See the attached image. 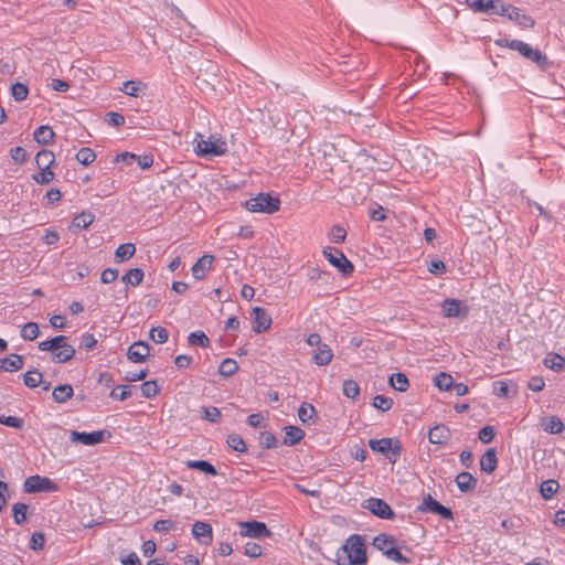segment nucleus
Returning a JSON list of instances; mask_svg holds the SVG:
<instances>
[{"instance_id": "f257e3e1", "label": "nucleus", "mask_w": 565, "mask_h": 565, "mask_svg": "<svg viewBox=\"0 0 565 565\" xmlns=\"http://www.w3.org/2000/svg\"><path fill=\"white\" fill-rule=\"evenodd\" d=\"M366 562V547L360 535H351L338 554V565H362Z\"/></svg>"}, {"instance_id": "f03ea898", "label": "nucleus", "mask_w": 565, "mask_h": 565, "mask_svg": "<svg viewBox=\"0 0 565 565\" xmlns=\"http://www.w3.org/2000/svg\"><path fill=\"white\" fill-rule=\"evenodd\" d=\"M494 43L500 47H509L518 51L522 56L532 61L543 70L548 65L547 56L545 54L520 40L498 39Z\"/></svg>"}, {"instance_id": "7ed1b4c3", "label": "nucleus", "mask_w": 565, "mask_h": 565, "mask_svg": "<svg viewBox=\"0 0 565 565\" xmlns=\"http://www.w3.org/2000/svg\"><path fill=\"white\" fill-rule=\"evenodd\" d=\"M65 341V335H57L50 340L40 342L39 349L41 351H51L53 362L65 363L72 360L76 352L74 347L66 343Z\"/></svg>"}, {"instance_id": "20e7f679", "label": "nucleus", "mask_w": 565, "mask_h": 565, "mask_svg": "<svg viewBox=\"0 0 565 565\" xmlns=\"http://www.w3.org/2000/svg\"><path fill=\"white\" fill-rule=\"evenodd\" d=\"M194 151L200 157L222 156L227 151L226 142L221 139L204 140L202 134H196Z\"/></svg>"}, {"instance_id": "39448f33", "label": "nucleus", "mask_w": 565, "mask_h": 565, "mask_svg": "<svg viewBox=\"0 0 565 565\" xmlns=\"http://www.w3.org/2000/svg\"><path fill=\"white\" fill-rule=\"evenodd\" d=\"M245 205L250 212L273 214L279 210L280 200L269 193H259L257 196L247 200Z\"/></svg>"}, {"instance_id": "423d86ee", "label": "nucleus", "mask_w": 565, "mask_h": 565, "mask_svg": "<svg viewBox=\"0 0 565 565\" xmlns=\"http://www.w3.org/2000/svg\"><path fill=\"white\" fill-rule=\"evenodd\" d=\"M369 446L373 451L383 454L392 463L397 461L402 452L401 443L392 438L370 439Z\"/></svg>"}, {"instance_id": "0eeeda50", "label": "nucleus", "mask_w": 565, "mask_h": 565, "mask_svg": "<svg viewBox=\"0 0 565 565\" xmlns=\"http://www.w3.org/2000/svg\"><path fill=\"white\" fill-rule=\"evenodd\" d=\"M322 254L332 266L339 269L343 276H349L353 273L354 267L352 263L340 249L326 247Z\"/></svg>"}, {"instance_id": "6e6552de", "label": "nucleus", "mask_w": 565, "mask_h": 565, "mask_svg": "<svg viewBox=\"0 0 565 565\" xmlns=\"http://www.w3.org/2000/svg\"><path fill=\"white\" fill-rule=\"evenodd\" d=\"M239 534L244 537L263 539L270 536V531L264 522L247 521L239 522Z\"/></svg>"}, {"instance_id": "1a4fd4ad", "label": "nucleus", "mask_w": 565, "mask_h": 565, "mask_svg": "<svg viewBox=\"0 0 565 565\" xmlns=\"http://www.w3.org/2000/svg\"><path fill=\"white\" fill-rule=\"evenodd\" d=\"M420 512H430L440 515L445 520H454V513L450 509L441 505L438 501L433 499L430 494L423 498L422 504L418 507Z\"/></svg>"}, {"instance_id": "9d476101", "label": "nucleus", "mask_w": 565, "mask_h": 565, "mask_svg": "<svg viewBox=\"0 0 565 565\" xmlns=\"http://www.w3.org/2000/svg\"><path fill=\"white\" fill-rule=\"evenodd\" d=\"M23 489L28 493H36L41 491H53L56 486L46 477L31 476L25 479Z\"/></svg>"}, {"instance_id": "9b49d317", "label": "nucleus", "mask_w": 565, "mask_h": 565, "mask_svg": "<svg viewBox=\"0 0 565 565\" xmlns=\"http://www.w3.org/2000/svg\"><path fill=\"white\" fill-rule=\"evenodd\" d=\"M110 436L106 430H98L92 433H79L76 430H72L70 434V439L72 443H81L87 446H94L100 444L105 440V435Z\"/></svg>"}, {"instance_id": "f8f14e48", "label": "nucleus", "mask_w": 565, "mask_h": 565, "mask_svg": "<svg viewBox=\"0 0 565 565\" xmlns=\"http://www.w3.org/2000/svg\"><path fill=\"white\" fill-rule=\"evenodd\" d=\"M363 507L381 519H392L394 516L392 508L382 499L370 498L365 500Z\"/></svg>"}, {"instance_id": "ddd939ff", "label": "nucleus", "mask_w": 565, "mask_h": 565, "mask_svg": "<svg viewBox=\"0 0 565 565\" xmlns=\"http://www.w3.org/2000/svg\"><path fill=\"white\" fill-rule=\"evenodd\" d=\"M150 353V347L143 341L134 342L127 352V358L131 362L141 363L146 361Z\"/></svg>"}, {"instance_id": "4468645a", "label": "nucleus", "mask_w": 565, "mask_h": 565, "mask_svg": "<svg viewBox=\"0 0 565 565\" xmlns=\"http://www.w3.org/2000/svg\"><path fill=\"white\" fill-rule=\"evenodd\" d=\"M192 534L202 544L210 545L212 543V526L206 522L196 521L192 526Z\"/></svg>"}, {"instance_id": "2eb2a0df", "label": "nucleus", "mask_w": 565, "mask_h": 565, "mask_svg": "<svg viewBox=\"0 0 565 565\" xmlns=\"http://www.w3.org/2000/svg\"><path fill=\"white\" fill-rule=\"evenodd\" d=\"M214 262L213 255H203L198 262L192 266V275L195 279L201 280L205 278L207 271L211 269L212 264Z\"/></svg>"}, {"instance_id": "dca6fc26", "label": "nucleus", "mask_w": 565, "mask_h": 565, "mask_svg": "<svg viewBox=\"0 0 565 565\" xmlns=\"http://www.w3.org/2000/svg\"><path fill=\"white\" fill-rule=\"evenodd\" d=\"M253 315L255 322V327L253 328L254 332L260 333L270 328L271 318L264 308L255 307L253 309Z\"/></svg>"}, {"instance_id": "f3484780", "label": "nucleus", "mask_w": 565, "mask_h": 565, "mask_svg": "<svg viewBox=\"0 0 565 565\" xmlns=\"http://www.w3.org/2000/svg\"><path fill=\"white\" fill-rule=\"evenodd\" d=\"M450 438V430L445 425H436L428 433V439L431 444L444 445Z\"/></svg>"}, {"instance_id": "a211bd4d", "label": "nucleus", "mask_w": 565, "mask_h": 565, "mask_svg": "<svg viewBox=\"0 0 565 565\" xmlns=\"http://www.w3.org/2000/svg\"><path fill=\"white\" fill-rule=\"evenodd\" d=\"M332 350L327 343L320 344L312 355L313 362L319 366L328 365L332 361Z\"/></svg>"}, {"instance_id": "6ab92c4d", "label": "nucleus", "mask_w": 565, "mask_h": 565, "mask_svg": "<svg viewBox=\"0 0 565 565\" xmlns=\"http://www.w3.org/2000/svg\"><path fill=\"white\" fill-rule=\"evenodd\" d=\"M498 465L497 452L494 448H489L480 459V469L487 473H492Z\"/></svg>"}, {"instance_id": "aec40b11", "label": "nucleus", "mask_w": 565, "mask_h": 565, "mask_svg": "<svg viewBox=\"0 0 565 565\" xmlns=\"http://www.w3.org/2000/svg\"><path fill=\"white\" fill-rule=\"evenodd\" d=\"M455 481L461 492L472 491L477 487V479L470 472H460Z\"/></svg>"}, {"instance_id": "412c9836", "label": "nucleus", "mask_w": 565, "mask_h": 565, "mask_svg": "<svg viewBox=\"0 0 565 565\" xmlns=\"http://www.w3.org/2000/svg\"><path fill=\"white\" fill-rule=\"evenodd\" d=\"M443 311L445 317L448 318H455L459 317L460 315H466L468 309L465 308V311L461 312V302L457 299H446L443 305Z\"/></svg>"}, {"instance_id": "4be33fe9", "label": "nucleus", "mask_w": 565, "mask_h": 565, "mask_svg": "<svg viewBox=\"0 0 565 565\" xmlns=\"http://www.w3.org/2000/svg\"><path fill=\"white\" fill-rule=\"evenodd\" d=\"M508 18L511 21L516 22L522 28H533L535 24L531 17L523 14L521 10L514 6L511 7Z\"/></svg>"}, {"instance_id": "5701e85b", "label": "nucleus", "mask_w": 565, "mask_h": 565, "mask_svg": "<svg viewBox=\"0 0 565 565\" xmlns=\"http://www.w3.org/2000/svg\"><path fill=\"white\" fill-rule=\"evenodd\" d=\"M23 367V358L12 354L10 358L0 359V371L14 372Z\"/></svg>"}, {"instance_id": "b1692460", "label": "nucleus", "mask_w": 565, "mask_h": 565, "mask_svg": "<svg viewBox=\"0 0 565 565\" xmlns=\"http://www.w3.org/2000/svg\"><path fill=\"white\" fill-rule=\"evenodd\" d=\"M285 430V438L284 444L294 446L295 444L299 443L305 437V431L297 427V426H286L284 428Z\"/></svg>"}, {"instance_id": "393cba45", "label": "nucleus", "mask_w": 565, "mask_h": 565, "mask_svg": "<svg viewBox=\"0 0 565 565\" xmlns=\"http://www.w3.org/2000/svg\"><path fill=\"white\" fill-rule=\"evenodd\" d=\"M95 220V215L87 211L82 212L81 214L76 215L71 225V230H85Z\"/></svg>"}, {"instance_id": "a878e982", "label": "nucleus", "mask_w": 565, "mask_h": 565, "mask_svg": "<svg viewBox=\"0 0 565 565\" xmlns=\"http://www.w3.org/2000/svg\"><path fill=\"white\" fill-rule=\"evenodd\" d=\"M73 394L74 391L70 384H62L53 390L52 397L56 403H65L72 398Z\"/></svg>"}, {"instance_id": "bb28decb", "label": "nucleus", "mask_w": 565, "mask_h": 565, "mask_svg": "<svg viewBox=\"0 0 565 565\" xmlns=\"http://www.w3.org/2000/svg\"><path fill=\"white\" fill-rule=\"evenodd\" d=\"M54 131L50 126H40L34 131V140L41 145H50L54 139Z\"/></svg>"}, {"instance_id": "cd10ccee", "label": "nucleus", "mask_w": 565, "mask_h": 565, "mask_svg": "<svg viewBox=\"0 0 565 565\" xmlns=\"http://www.w3.org/2000/svg\"><path fill=\"white\" fill-rule=\"evenodd\" d=\"M147 85L140 81H126L122 83L120 90L128 96L138 97L141 90H145Z\"/></svg>"}, {"instance_id": "c85d7f7f", "label": "nucleus", "mask_w": 565, "mask_h": 565, "mask_svg": "<svg viewBox=\"0 0 565 565\" xmlns=\"http://www.w3.org/2000/svg\"><path fill=\"white\" fill-rule=\"evenodd\" d=\"M136 253V247L131 243L121 244L117 247L115 252V260L117 263H122L125 260L130 259Z\"/></svg>"}, {"instance_id": "c756f323", "label": "nucleus", "mask_w": 565, "mask_h": 565, "mask_svg": "<svg viewBox=\"0 0 565 565\" xmlns=\"http://www.w3.org/2000/svg\"><path fill=\"white\" fill-rule=\"evenodd\" d=\"M543 429L550 434H561L564 430V424L557 416H550L543 419Z\"/></svg>"}, {"instance_id": "7c9ffc66", "label": "nucleus", "mask_w": 565, "mask_h": 565, "mask_svg": "<svg viewBox=\"0 0 565 565\" xmlns=\"http://www.w3.org/2000/svg\"><path fill=\"white\" fill-rule=\"evenodd\" d=\"M185 466L190 469L200 470L201 472H204L210 476L217 475V471L214 468V466L206 460H188L185 462Z\"/></svg>"}, {"instance_id": "2f4dec72", "label": "nucleus", "mask_w": 565, "mask_h": 565, "mask_svg": "<svg viewBox=\"0 0 565 565\" xmlns=\"http://www.w3.org/2000/svg\"><path fill=\"white\" fill-rule=\"evenodd\" d=\"M142 279L143 271L141 268H131L121 277L122 282L132 287L139 286Z\"/></svg>"}, {"instance_id": "473e14b6", "label": "nucleus", "mask_w": 565, "mask_h": 565, "mask_svg": "<svg viewBox=\"0 0 565 565\" xmlns=\"http://www.w3.org/2000/svg\"><path fill=\"white\" fill-rule=\"evenodd\" d=\"M396 543L395 539L391 535L380 534L374 537L373 546L379 551L383 552L384 555L387 554V550L390 546H394Z\"/></svg>"}, {"instance_id": "72a5a7b5", "label": "nucleus", "mask_w": 565, "mask_h": 565, "mask_svg": "<svg viewBox=\"0 0 565 565\" xmlns=\"http://www.w3.org/2000/svg\"><path fill=\"white\" fill-rule=\"evenodd\" d=\"M55 157L54 153L50 150H41L38 152L35 157V162L41 170L50 169V167L54 163Z\"/></svg>"}, {"instance_id": "f704fd0d", "label": "nucleus", "mask_w": 565, "mask_h": 565, "mask_svg": "<svg viewBox=\"0 0 565 565\" xmlns=\"http://www.w3.org/2000/svg\"><path fill=\"white\" fill-rule=\"evenodd\" d=\"M559 489V484L554 479L545 480L541 483L540 493L545 500H550Z\"/></svg>"}, {"instance_id": "c9c22d12", "label": "nucleus", "mask_w": 565, "mask_h": 565, "mask_svg": "<svg viewBox=\"0 0 565 565\" xmlns=\"http://www.w3.org/2000/svg\"><path fill=\"white\" fill-rule=\"evenodd\" d=\"M544 365L553 371L559 372L565 366V359L557 353H551L544 359Z\"/></svg>"}, {"instance_id": "e433bc0d", "label": "nucleus", "mask_w": 565, "mask_h": 565, "mask_svg": "<svg viewBox=\"0 0 565 565\" xmlns=\"http://www.w3.org/2000/svg\"><path fill=\"white\" fill-rule=\"evenodd\" d=\"M390 384L394 390L398 392H405L409 385V382L404 373H394L390 377Z\"/></svg>"}, {"instance_id": "4c0bfd02", "label": "nucleus", "mask_w": 565, "mask_h": 565, "mask_svg": "<svg viewBox=\"0 0 565 565\" xmlns=\"http://www.w3.org/2000/svg\"><path fill=\"white\" fill-rule=\"evenodd\" d=\"M42 373L38 370L28 371L23 375L24 385L30 388H35L42 383Z\"/></svg>"}, {"instance_id": "58836bf2", "label": "nucleus", "mask_w": 565, "mask_h": 565, "mask_svg": "<svg viewBox=\"0 0 565 565\" xmlns=\"http://www.w3.org/2000/svg\"><path fill=\"white\" fill-rule=\"evenodd\" d=\"M188 342L190 345H199L202 348H207L210 345V339L203 331L191 332L188 337Z\"/></svg>"}, {"instance_id": "ea45409f", "label": "nucleus", "mask_w": 565, "mask_h": 565, "mask_svg": "<svg viewBox=\"0 0 565 565\" xmlns=\"http://www.w3.org/2000/svg\"><path fill=\"white\" fill-rule=\"evenodd\" d=\"M238 370V365L233 359H224L218 367V373L222 376H231Z\"/></svg>"}, {"instance_id": "a19ab883", "label": "nucleus", "mask_w": 565, "mask_h": 565, "mask_svg": "<svg viewBox=\"0 0 565 565\" xmlns=\"http://www.w3.org/2000/svg\"><path fill=\"white\" fill-rule=\"evenodd\" d=\"M435 385L440 390V391H448L454 385V381H452V377L451 375L447 374V373H444V372H440L438 373L436 376H435Z\"/></svg>"}, {"instance_id": "79ce46f5", "label": "nucleus", "mask_w": 565, "mask_h": 565, "mask_svg": "<svg viewBox=\"0 0 565 565\" xmlns=\"http://www.w3.org/2000/svg\"><path fill=\"white\" fill-rule=\"evenodd\" d=\"M28 505L22 502L13 504L12 512L13 519L17 524H23L26 521Z\"/></svg>"}, {"instance_id": "37998d69", "label": "nucleus", "mask_w": 565, "mask_h": 565, "mask_svg": "<svg viewBox=\"0 0 565 565\" xmlns=\"http://www.w3.org/2000/svg\"><path fill=\"white\" fill-rule=\"evenodd\" d=\"M95 159L96 154L90 148H81L76 153V160L84 166H89Z\"/></svg>"}, {"instance_id": "c03bdc74", "label": "nucleus", "mask_w": 565, "mask_h": 565, "mask_svg": "<svg viewBox=\"0 0 565 565\" xmlns=\"http://www.w3.org/2000/svg\"><path fill=\"white\" fill-rule=\"evenodd\" d=\"M498 4V0H476L472 2V9L477 12H488L492 9H497Z\"/></svg>"}, {"instance_id": "a18cd8bd", "label": "nucleus", "mask_w": 565, "mask_h": 565, "mask_svg": "<svg viewBox=\"0 0 565 565\" xmlns=\"http://www.w3.org/2000/svg\"><path fill=\"white\" fill-rule=\"evenodd\" d=\"M343 394L351 399H355L360 394V386L354 380H345L343 383Z\"/></svg>"}, {"instance_id": "49530a36", "label": "nucleus", "mask_w": 565, "mask_h": 565, "mask_svg": "<svg viewBox=\"0 0 565 565\" xmlns=\"http://www.w3.org/2000/svg\"><path fill=\"white\" fill-rule=\"evenodd\" d=\"M315 407L309 403H302L298 409L299 419L306 424L316 415Z\"/></svg>"}, {"instance_id": "de8ad7c7", "label": "nucleus", "mask_w": 565, "mask_h": 565, "mask_svg": "<svg viewBox=\"0 0 565 565\" xmlns=\"http://www.w3.org/2000/svg\"><path fill=\"white\" fill-rule=\"evenodd\" d=\"M150 339L156 343H166L169 338V333L163 327H154L149 332Z\"/></svg>"}, {"instance_id": "09e8293b", "label": "nucleus", "mask_w": 565, "mask_h": 565, "mask_svg": "<svg viewBox=\"0 0 565 565\" xmlns=\"http://www.w3.org/2000/svg\"><path fill=\"white\" fill-rule=\"evenodd\" d=\"M21 337L24 340H34L39 337V326L35 322H28L21 330Z\"/></svg>"}, {"instance_id": "8fccbe9b", "label": "nucleus", "mask_w": 565, "mask_h": 565, "mask_svg": "<svg viewBox=\"0 0 565 565\" xmlns=\"http://www.w3.org/2000/svg\"><path fill=\"white\" fill-rule=\"evenodd\" d=\"M29 88L25 84L14 83L11 86V95L17 102H22L28 97Z\"/></svg>"}, {"instance_id": "3c124183", "label": "nucleus", "mask_w": 565, "mask_h": 565, "mask_svg": "<svg viewBox=\"0 0 565 565\" xmlns=\"http://www.w3.org/2000/svg\"><path fill=\"white\" fill-rule=\"evenodd\" d=\"M227 445L238 452H245L247 450L245 441L239 435L236 434L230 435L227 437Z\"/></svg>"}, {"instance_id": "603ef678", "label": "nucleus", "mask_w": 565, "mask_h": 565, "mask_svg": "<svg viewBox=\"0 0 565 565\" xmlns=\"http://www.w3.org/2000/svg\"><path fill=\"white\" fill-rule=\"evenodd\" d=\"M372 405L377 409L386 412L392 408L393 399L384 395H376L373 397Z\"/></svg>"}, {"instance_id": "864d4df0", "label": "nucleus", "mask_w": 565, "mask_h": 565, "mask_svg": "<svg viewBox=\"0 0 565 565\" xmlns=\"http://www.w3.org/2000/svg\"><path fill=\"white\" fill-rule=\"evenodd\" d=\"M45 544V536L42 532H34L31 535L30 548L34 552L42 551Z\"/></svg>"}, {"instance_id": "5fc2aeb1", "label": "nucleus", "mask_w": 565, "mask_h": 565, "mask_svg": "<svg viewBox=\"0 0 565 565\" xmlns=\"http://www.w3.org/2000/svg\"><path fill=\"white\" fill-rule=\"evenodd\" d=\"M141 393L145 397L151 398L159 393V387L156 381H147L141 384Z\"/></svg>"}, {"instance_id": "6e6d98bb", "label": "nucleus", "mask_w": 565, "mask_h": 565, "mask_svg": "<svg viewBox=\"0 0 565 565\" xmlns=\"http://www.w3.org/2000/svg\"><path fill=\"white\" fill-rule=\"evenodd\" d=\"M259 444L266 449H271L277 446V438L270 431H263L259 436Z\"/></svg>"}, {"instance_id": "4d7b16f0", "label": "nucleus", "mask_w": 565, "mask_h": 565, "mask_svg": "<svg viewBox=\"0 0 565 565\" xmlns=\"http://www.w3.org/2000/svg\"><path fill=\"white\" fill-rule=\"evenodd\" d=\"M130 386L128 385H118L110 392V397L118 401H125L130 396Z\"/></svg>"}, {"instance_id": "13d9d810", "label": "nucleus", "mask_w": 565, "mask_h": 565, "mask_svg": "<svg viewBox=\"0 0 565 565\" xmlns=\"http://www.w3.org/2000/svg\"><path fill=\"white\" fill-rule=\"evenodd\" d=\"M387 558L396 562V563H401V564H407L409 563V558H407L406 556H404L396 547L395 545L394 546H390V550H387V554L385 555Z\"/></svg>"}, {"instance_id": "bf43d9fd", "label": "nucleus", "mask_w": 565, "mask_h": 565, "mask_svg": "<svg viewBox=\"0 0 565 565\" xmlns=\"http://www.w3.org/2000/svg\"><path fill=\"white\" fill-rule=\"evenodd\" d=\"M244 554L253 558L259 557L263 554V547L257 543L248 542L244 547Z\"/></svg>"}, {"instance_id": "052dcab7", "label": "nucleus", "mask_w": 565, "mask_h": 565, "mask_svg": "<svg viewBox=\"0 0 565 565\" xmlns=\"http://www.w3.org/2000/svg\"><path fill=\"white\" fill-rule=\"evenodd\" d=\"M203 418L211 422V423H216L218 422L220 417H221V412L217 407L215 406H210V407H203Z\"/></svg>"}, {"instance_id": "680f3d73", "label": "nucleus", "mask_w": 565, "mask_h": 565, "mask_svg": "<svg viewBox=\"0 0 565 565\" xmlns=\"http://www.w3.org/2000/svg\"><path fill=\"white\" fill-rule=\"evenodd\" d=\"M33 179L39 184H49L54 179V173L50 169L41 170L40 173L33 175Z\"/></svg>"}, {"instance_id": "e2e57ef3", "label": "nucleus", "mask_w": 565, "mask_h": 565, "mask_svg": "<svg viewBox=\"0 0 565 565\" xmlns=\"http://www.w3.org/2000/svg\"><path fill=\"white\" fill-rule=\"evenodd\" d=\"M494 429L492 426H484L479 430V439L482 444H489L494 438Z\"/></svg>"}, {"instance_id": "0e129e2a", "label": "nucleus", "mask_w": 565, "mask_h": 565, "mask_svg": "<svg viewBox=\"0 0 565 565\" xmlns=\"http://www.w3.org/2000/svg\"><path fill=\"white\" fill-rule=\"evenodd\" d=\"M10 154H11L12 160L18 163H23L28 159V153H26L25 149L22 147L12 148L10 151Z\"/></svg>"}, {"instance_id": "69168bd1", "label": "nucleus", "mask_w": 565, "mask_h": 565, "mask_svg": "<svg viewBox=\"0 0 565 565\" xmlns=\"http://www.w3.org/2000/svg\"><path fill=\"white\" fill-rule=\"evenodd\" d=\"M493 393L498 397H509V386L507 382L497 381L493 383Z\"/></svg>"}, {"instance_id": "338daca9", "label": "nucleus", "mask_w": 565, "mask_h": 565, "mask_svg": "<svg viewBox=\"0 0 565 565\" xmlns=\"http://www.w3.org/2000/svg\"><path fill=\"white\" fill-rule=\"evenodd\" d=\"M118 277V270L114 268H106L102 271L100 281L103 284H110Z\"/></svg>"}, {"instance_id": "774afa93", "label": "nucleus", "mask_w": 565, "mask_h": 565, "mask_svg": "<svg viewBox=\"0 0 565 565\" xmlns=\"http://www.w3.org/2000/svg\"><path fill=\"white\" fill-rule=\"evenodd\" d=\"M106 121L111 126L118 127L125 124V117L119 113L111 111L106 115Z\"/></svg>"}]
</instances>
